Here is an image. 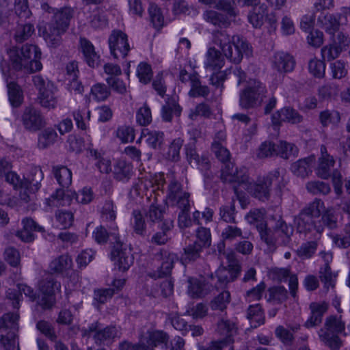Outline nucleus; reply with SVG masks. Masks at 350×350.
I'll use <instances>...</instances> for the list:
<instances>
[{
    "instance_id": "obj_2",
    "label": "nucleus",
    "mask_w": 350,
    "mask_h": 350,
    "mask_svg": "<svg viewBox=\"0 0 350 350\" xmlns=\"http://www.w3.org/2000/svg\"><path fill=\"white\" fill-rule=\"evenodd\" d=\"M52 10L54 13L53 21L43 31V37L48 44L56 47L61 43L62 35L67 31L75 10L69 6Z\"/></svg>"
},
{
    "instance_id": "obj_64",
    "label": "nucleus",
    "mask_w": 350,
    "mask_h": 350,
    "mask_svg": "<svg viewBox=\"0 0 350 350\" xmlns=\"http://www.w3.org/2000/svg\"><path fill=\"white\" fill-rule=\"evenodd\" d=\"M308 69L312 75L321 78L325 75V65L323 61L312 59L309 62Z\"/></svg>"
},
{
    "instance_id": "obj_44",
    "label": "nucleus",
    "mask_w": 350,
    "mask_h": 350,
    "mask_svg": "<svg viewBox=\"0 0 350 350\" xmlns=\"http://www.w3.org/2000/svg\"><path fill=\"white\" fill-rule=\"evenodd\" d=\"M202 247V245L198 243L188 245L184 249V254L181 258L183 262L188 263L196 260L200 258Z\"/></svg>"
},
{
    "instance_id": "obj_29",
    "label": "nucleus",
    "mask_w": 350,
    "mask_h": 350,
    "mask_svg": "<svg viewBox=\"0 0 350 350\" xmlns=\"http://www.w3.org/2000/svg\"><path fill=\"white\" fill-rule=\"evenodd\" d=\"M159 256L161 260V264L158 269V277H163L169 275L173 268L174 263L177 259L174 254L170 253L167 251L162 250Z\"/></svg>"
},
{
    "instance_id": "obj_34",
    "label": "nucleus",
    "mask_w": 350,
    "mask_h": 350,
    "mask_svg": "<svg viewBox=\"0 0 350 350\" xmlns=\"http://www.w3.org/2000/svg\"><path fill=\"white\" fill-rule=\"evenodd\" d=\"M241 271L240 267H221L217 271L218 280L221 284H226L234 281Z\"/></svg>"
},
{
    "instance_id": "obj_10",
    "label": "nucleus",
    "mask_w": 350,
    "mask_h": 350,
    "mask_svg": "<svg viewBox=\"0 0 350 350\" xmlns=\"http://www.w3.org/2000/svg\"><path fill=\"white\" fill-rule=\"evenodd\" d=\"M60 287L59 283L54 281L51 276L47 277L40 282L39 290L42 294V297L38 301L44 309L51 308L54 302V294L55 291H58Z\"/></svg>"
},
{
    "instance_id": "obj_18",
    "label": "nucleus",
    "mask_w": 350,
    "mask_h": 350,
    "mask_svg": "<svg viewBox=\"0 0 350 350\" xmlns=\"http://www.w3.org/2000/svg\"><path fill=\"white\" fill-rule=\"evenodd\" d=\"M225 64V59L222 55V51L217 49L215 46L208 48L205 55L204 68L211 72L221 70Z\"/></svg>"
},
{
    "instance_id": "obj_55",
    "label": "nucleus",
    "mask_w": 350,
    "mask_h": 350,
    "mask_svg": "<svg viewBox=\"0 0 350 350\" xmlns=\"http://www.w3.org/2000/svg\"><path fill=\"white\" fill-rule=\"evenodd\" d=\"M168 340V337L165 333L161 331H153L148 332V340H147L148 346L150 349L153 350V347L159 344H165Z\"/></svg>"
},
{
    "instance_id": "obj_56",
    "label": "nucleus",
    "mask_w": 350,
    "mask_h": 350,
    "mask_svg": "<svg viewBox=\"0 0 350 350\" xmlns=\"http://www.w3.org/2000/svg\"><path fill=\"white\" fill-rule=\"evenodd\" d=\"M212 112L208 105L202 103L196 105L194 109H191L189 113V118L195 120L198 117L208 118L211 116Z\"/></svg>"
},
{
    "instance_id": "obj_46",
    "label": "nucleus",
    "mask_w": 350,
    "mask_h": 350,
    "mask_svg": "<svg viewBox=\"0 0 350 350\" xmlns=\"http://www.w3.org/2000/svg\"><path fill=\"white\" fill-rule=\"evenodd\" d=\"M324 208V202L321 199L315 198L312 202L306 206L302 209L301 212L311 216L312 218L319 217Z\"/></svg>"
},
{
    "instance_id": "obj_13",
    "label": "nucleus",
    "mask_w": 350,
    "mask_h": 350,
    "mask_svg": "<svg viewBox=\"0 0 350 350\" xmlns=\"http://www.w3.org/2000/svg\"><path fill=\"white\" fill-rule=\"evenodd\" d=\"M21 120L25 129L29 131L36 132L45 125V122L41 113L31 106L25 108L21 116Z\"/></svg>"
},
{
    "instance_id": "obj_54",
    "label": "nucleus",
    "mask_w": 350,
    "mask_h": 350,
    "mask_svg": "<svg viewBox=\"0 0 350 350\" xmlns=\"http://www.w3.org/2000/svg\"><path fill=\"white\" fill-rule=\"evenodd\" d=\"M142 135L146 137V142L148 145L153 148H156L162 144L163 139V133L162 132L144 129L142 131Z\"/></svg>"
},
{
    "instance_id": "obj_33",
    "label": "nucleus",
    "mask_w": 350,
    "mask_h": 350,
    "mask_svg": "<svg viewBox=\"0 0 350 350\" xmlns=\"http://www.w3.org/2000/svg\"><path fill=\"white\" fill-rule=\"evenodd\" d=\"M191 90L189 95L191 97H205L209 94V89L207 86L202 85L197 74L191 75L189 77Z\"/></svg>"
},
{
    "instance_id": "obj_30",
    "label": "nucleus",
    "mask_w": 350,
    "mask_h": 350,
    "mask_svg": "<svg viewBox=\"0 0 350 350\" xmlns=\"http://www.w3.org/2000/svg\"><path fill=\"white\" fill-rule=\"evenodd\" d=\"M267 8L265 4L255 6L248 15L249 22L255 28L260 27L267 16Z\"/></svg>"
},
{
    "instance_id": "obj_57",
    "label": "nucleus",
    "mask_w": 350,
    "mask_h": 350,
    "mask_svg": "<svg viewBox=\"0 0 350 350\" xmlns=\"http://www.w3.org/2000/svg\"><path fill=\"white\" fill-rule=\"evenodd\" d=\"M277 155L276 146L271 142H265L258 147L256 156L259 159H265Z\"/></svg>"
},
{
    "instance_id": "obj_9",
    "label": "nucleus",
    "mask_w": 350,
    "mask_h": 350,
    "mask_svg": "<svg viewBox=\"0 0 350 350\" xmlns=\"http://www.w3.org/2000/svg\"><path fill=\"white\" fill-rule=\"evenodd\" d=\"M111 54L114 58H125L131 49L128 36L120 30H114L109 38Z\"/></svg>"
},
{
    "instance_id": "obj_26",
    "label": "nucleus",
    "mask_w": 350,
    "mask_h": 350,
    "mask_svg": "<svg viewBox=\"0 0 350 350\" xmlns=\"http://www.w3.org/2000/svg\"><path fill=\"white\" fill-rule=\"evenodd\" d=\"M112 172L116 180L125 182L131 178L133 173V167L131 163L119 159L114 163Z\"/></svg>"
},
{
    "instance_id": "obj_31",
    "label": "nucleus",
    "mask_w": 350,
    "mask_h": 350,
    "mask_svg": "<svg viewBox=\"0 0 350 350\" xmlns=\"http://www.w3.org/2000/svg\"><path fill=\"white\" fill-rule=\"evenodd\" d=\"M321 27L329 34L334 35L340 27L339 18L331 14H327L319 18Z\"/></svg>"
},
{
    "instance_id": "obj_20",
    "label": "nucleus",
    "mask_w": 350,
    "mask_h": 350,
    "mask_svg": "<svg viewBox=\"0 0 350 350\" xmlns=\"http://www.w3.org/2000/svg\"><path fill=\"white\" fill-rule=\"evenodd\" d=\"M272 68L280 73H286L294 70L295 61L293 56L284 52L275 53L271 59Z\"/></svg>"
},
{
    "instance_id": "obj_4",
    "label": "nucleus",
    "mask_w": 350,
    "mask_h": 350,
    "mask_svg": "<svg viewBox=\"0 0 350 350\" xmlns=\"http://www.w3.org/2000/svg\"><path fill=\"white\" fill-rule=\"evenodd\" d=\"M266 86L256 79H250L239 93V105L245 109L256 108L267 97Z\"/></svg>"
},
{
    "instance_id": "obj_14",
    "label": "nucleus",
    "mask_w": 350,
    "mask_h": 350,
    "mask_svg": "<svg viewBox=\"0 0 350 350\" xmlns=\"http://www.w3.org/2000/svg\"><path fill=\"white\" fill-rule=\"evenodd\" d=\"M10 63L11 66L16 70H23L26 72H34L40 71L42 68L41 63H34L35 67L33 68L31 66H28L29 62L27 59L24 58L21 55V50L16 47L11 48L8 50Z\"/></svg>"
},
{
    "instance_id": "obj_58",
    "label": "nucleus",
    "mask_w": 350,
    "mask_h": 350,
    "mask_svg": "<svg viewBox=\"0 0 350 350\" xmlns=\"http://www.w3.org/2000/svg\"><path fill=\"white\" fill-rule=\"evenodd\" d=\"M320 120L325 126L331 124L336 125L340 122V116L336 111L325 110L320 113Z\"/></svg>"
},
{
    "instance_id": "obj_16",
    "label": "nucleus",
    "mask_w": 350,
    "mask_h": 350,
    "mask_svg": "<svg viewBox=\"0 0 350 350\" xmlns=\"http://www.w3.org/2000/svg\"><path fill=\"white\" fill-rule=\"evenodd\" d=\"M167 199L173 206L178 207H186L188 205L189 193L183 190L180 183L176 180H172L168 185Z\"/></svg>"
},
{
    "instance_id": "obj_37",
    "label": "nucleus",
    "mask_w": 350,
    "mask_h": 350,
    "mask_svg": "<svg viewBox=\"0 0 350 350\" xmlns=\"http://www.w3.org/2000/svg\"><path fill=\"white\" fill-rule=\"evenodd\" d=\"M72 260L68 255H62L53 260L49 265L51 271L62 273L71 267Z\"/></svg>"
},
{
    "instance_id": "obj_19",
    "label": "nucleus",
    "mask_w": 350,
    "mask_h": 350,
    "mask_svg": "<svg viewBox=\"0 0 350 350\" xmlns=\"http://www.w3.org/2000/svg\"><path fill=\"white\" fill-rule=\"evenodd\" d=\"M303 120V116L296 109L290 107H283L272 116L274 124H280L282 122L296 124L301 123Z\"/></svg>"
},
{
    "instance_id": "obj_59",
    "label": "nucleus",
    "mask_w": 350,
    "mask_h": 350,
    "mask_svg": "<svg viewBox=\"0 0 350 350\" xmlns=\"http://www.w3.org/2000/svg\"><path fill=\"white\" fill-rule=\"evenodd\" d=\"M148 12L151 22L155 28H161L164 23V17L161 10L156 4H150Z\"/></svg>"
},
{
    "instance_id": "obj_27",
    "label": "nucleus",
    "mask_w": 350,
    "mask_h": 350,
    "mask_svg": "<svg viewBox=\"0 0 350 350\" xmlns=\"http://www.w3.org/2000/svg\"><path fill=\"white\" fill-rule=\"evenodd\" d=\"M274 235L276 236L278 243L284 245H288L293 233V229L288 226L284 221L278 220L274 228Z\"/></svg>"
},
{
    "instance_id": "obj_35",
    "label": "nucleus",
    "mask_w": 350,
    "mask_h": 350,
    "mask_svg": "<svg viewBox=\"0 0 350 350\" xmlns=\"http://www.w3.org/2000/svg\"><path fill=\"white\" fill-rule=\"evenodd\" d=\"M181 111V107L174 99H168L162 107V118L164 121L170 122L173 116H179Z\"/></svg>"
},
{
    "instance_id": "obj_63",
    "label": "nucleus",
    "mask_w": 350,
    "mask_h": 350,
    "mask_svg": "<svg viewBox=\"0 0 350 350\" xmlns=\"http://www.w3.org/2000/svg\"><path fill=\"white\" fill-rule=\"evenodd\" d=\"M71 196L74 197L77 202L80 204H86L91 202L94 198V193L91 188L84 187L79 191L77 193L70 192Z\"/></svg>"
},
{
    "instance_id": "obj_25",
    "label": "nucleus",
    "mask_w": 350,
    "mask_h": 350,
    "mask_svg": "<svg viewBox=\"0 0 350 350\" xmlns=\"http://www.w3.org/2000/svg\"><path fill=\"white\" fill-rule=\"evenodd\" d=\"M79 43L80 50L83 54L84 59L87 64L92 68L98 66L100 57L95 51L92 43L85 38H81Z\"/></svg>"
},
{
    "instance_id": "obj_12",
    "label": "nucleus",
    "mask_w": 350,
    "mask_h": 350,
    "mask_svg": "<svg viewBox=\"0 0 350 350\" xmlns=\"http://www.w3.org/2000/svg\"><path fill=\"white\" fill-rule=\"evenodd\" d=\"M216 332L219 336L224 337L220 340L224 344L228 345V350H233V336L237 332V325L235 319H229L227 317L221 318L217 322Z\"/></svg>"
},
{
    "instance_id": "obj_38",
    "label": "nucleus",
    "mask_w": 350,
    "mask_h": 350,
    "mask_svg": "<svg viewBox=\"0 0 350 350\" xmlns=\"http://www.w3.org/2000/svg\"><path fill=\"white\" fill-rule=\"evenodd\" d=\"M247 319L252 327H256L264 323L265 317L260 304L252 305L247 310Z\"/></svg>"
},
{
    "instance_id": "obj_41",
    "label": "nucleus",
    "mask_w": 350,
    "mask_h": 350,
    "mask_svg": "<svg viewBox=\"0 0 350 350\" xmlns=\"http://www.w3.org/2000/svg\"><path fill=\"white\" fill-rule=\"evenodd\" d=\"M57 137V133L53 129H46L38 137V146L45 149L55 143Z\"/></svg>"
},
{
    "instance_id": "obj_7",
    "label": "nucleus",
    "mask_w": 350,
    "mask_h": 350,
    "mask_svg": "<svg viewBox=\"0 0 350 350\" xmlns=\"http://www.w3.org/2000/svg\"><path fill=\"white\" fill-rule=\"evenodd\" d=\"M32 81L38 91V100L39 104L42 107L49 110L56 108L58 100L55 95L56 88L54 84L39 75L33 76Z\"/></svg>"
},
{
    "instance_id": "obj_21",
    "label": "nucleus",
    "mask_w": 350,
    "mask_h": 350,
    "mask_svg": "<svg viewBox=\"0 0 350 350\" xmlns=\"http://www.w3.org/2000/svg\"><path fill=\"white\" fill-rule=\"evenodd\" d=\"M23 228L16 232V237L24 242H31L35 237L33 232H44L42 226L37 224L32 219L26 217L22 220Z\"/></svg>"
},
{
    "instance_id": "obj_45",
    "label": "nucleus",
    "mask_w": 350,
    "mask_h": 350,
    "mask_svg": "<svg viewBox=\"0 0 350 350\" xmlns=\"http://www.w3.org/2000/svg\"><path fill=\"white\" fill-rule=\"evenodd\" d=\"M8 96L10 103L13 107H18L23 100V95L20 87L15 83L8 84Z\"/></svg>"
},
{
    "instance_id": "obj_8",
    "label": "nucleus",
    "mask_w": 350,
    "mask_h": 350,
    "mask_svg": "<svg viewBox=\"0 0 350 350\" xmlns=\"http://www.w3.org/2000/svg\"><path fill=\"white\" fill-rule=\"evenodd\" d=\"M18 319V314L11 313L5 314L0 319V331L3 332L9 330L6 334H2L1 337V342L7 350H14L18 346L16 340Z\"/></svg>"
},
{
    "instance_id": "obj_3",
    "label": "nucleus",
    "mask_w": 350,
    "mask_h": 350,
    "mask_svg": "<svg viewBox=\"0 0 350 350\" xmlns=\"http://www.w3.org/2000/svg\"><path fill=\"white\" fill-rule=\"evenodd\" d=\"M345 328V322L341 315L329 316L325 319L324 327L319 332L320 340L332 350H338L342 340L338 334L342 332Z\"/></svg>"
},
{
    "instance_id": "obj_39",
    "label": "nucleus",
    "mask_w": 350,
    "mask_h": 350,
    "mask_svg": "<svg viewBox=\"0 0 350 350\" xmlns=\"http://www.w3.org/2000/svg\"><path fill=\"white\" fill-rule=\"evenodd\" d=\"M277 155L283 159H288L292 157H295L297 155L298 148L297 146L285 141H280L276 146Z\"/></svg>"
},
{
    "instance_id": "obj_52",
    "label": "nucleus",
    "mask_w": 350,
    "mask_h": 350,
    "mask_svg": "<svg viewBox=\"0 0 350 350\" xmlns=\"http://www.w3.org/2000/svg\"><path fill=\"white\" fill-rule=\"evenodd\" d=\"M153 76L151 66L146 62H141L137 68V77L144 84L149 83Z\"/></svg>"
},
{
    "instance_id": "obj_51",
    "label": "nucleus",
    "mask_w": 350,
    "mask_h": 350,
    "mask_svg": "<svg viewBox=\"0 0 350 350\" xmlns=\"http://www.w3.org/2000/svg\"><path fill=\"white\" fill-rule=\"evenodd\" d=\"M306 187L308 191L314 195H327L331 191V188L328 184L319 180L310 181L306 184Z\"/></svg>"
},
{
    "instance_id": "obj_36",
    "label": "nucleus",
    "mask_w": 350,
    "mask_h": 350,
    "mask_svg": "<svg viewBox=\"0 0 350 350\" xmlns=\"http://www.w3.org/2000/svg\"><path fill=\"white\" fill-rule=\"evenodd\" d=\"M53 172L57 181L62 187H68L72 183V172L65 166H55Z\"/></svg>"
},
{
    "instance_id": "obj_32",
    "label": "nucleus",
    "mask_w": 350,
    "mask_h": 350,
    "mask_svg": "<svg viewBox=\"0 0 350 350\" xmlns=\"http://www.w3.org/2000/svg\"><path fill=\"white\" fill-rule=\"evenodd\" d=\"M21 51L23 57L29 61L28 62V66H31L33 68L35 67L34 63H41L40 62V59L41 58V51L37 46L33 44H25L23 46Z\"/></svg>"
},
{
    "instance_id": "obj_48",
    "label": "nucleus",
    "mask_w": 350,
    "mask_h": 350,
    "mask_svg": "<svg viewBox=\"0 0 350 350\" xmlns=\"http://www.w3.org/2000/svg\"><path fill=\"white\" fill-rule=\"evenodd\" d=\"M230 301V294L228 291H224L219 294L211 301L210 306L212 310L223 311Z\"/></svg>"
},
{
    "instance_id": "obj_42",
    "label": "nucleus",
    "mask_w": 350,
    "mask_h": 350,
    "mask_svg": "<svg viewBox=\"0 0 350 350\" xmlns=\"http://www.w3.org/2000/svg\"><path fill=\"white\" fill-rule=\"evenodd\" d=\"M267 301L273 304H279L286 301L288 297L286 289L283 286H274L268 290Z\"/></svg>"
},
{
    "instance_id": "obj_22",
    "label": "nucleus",
    "mask_w": 350,
    "mask_h": 350,
    "mask_svg": "<svg viewBox=\"0 0 350 350\" xmlns=\"http://www.w3.org/2000/svg\"><path fill=\"white\" fill-rule=\"evenodd\" d=\"M321 154L317 174L321 178L327 179L331 175V169L334 167L335 161L333 157L328 154L325 146H321Z\"/></svg>"
},
{
    "instance_id": "obj_15",
    "label": "nucleus",
    "mask_w": 350,
    "mask_h": 350,
    "mask_svg": "<svg viewBox=\"0 0 350 350\" xmlns=\"http://www.w3.org/2000/svg\"><path fill=\"white\" fill-rule=\"evenodd\" d=\"M221 177L224 182L237 183L239 186L242 187L245 182L249 179L245 168L239 170L231 162L225 164L221 170Z\"/></svg>"
},
{
    "instance_id": "obj_6",
    "label": "nucleus",
    "mask_w": 350,
    "mask_h": 350,
    "mask_svg": "<svg viewBox=\"0 0 350 350\" xmlns=\"http://www.w3.org/2000/svg\"><path fill=\"white\" fill-rule=\"evenodd\" d=\"M33 176H34L30 180L22 179L15 172L9 171L6 176L5 180L8 183L12 185L15 189H24V192L21 191V198L25 202H28L30 197L27 190L32 191H37L40 185V182L43 178V173L40 168H36L33 170Z\"/></svg>"
},
{
    "instance_id": "obj_17",
    "label": "nucleus",
    "mask_w": 350,
    "mask_h": 350,
    "mask_svg": "<svg viewBox=\"0 0 350 350\" xmlns=\"http://www.w3.org/2000/svg\"><path fill=\"white\" fill-rule=\"evenodd\" d=\"M94 334L93 336L96 342H104L109 341L120 335V331L115 326H109L100 329L99 324L92 323L88 329L84 330V334Z\"/></svg>"
},
{
    "instance_id": "obj_43",
    "label": "nucleus",
    "mask_w": 350,
    "mask_h": 350,
    "mask_svg": "<svg viewBox=\"0 0 350 350\" xmlns=\"http://www.w3.org/2000/svg\"><path fill=\"white\" fill-rule=\"evenodd\" d=\"M314 160V157H308L293 163L291 165L292 172L297 176H306L308 174L310 165Z\"/></svg>"
},
{
    "instance_id": "obj_50",
    "label": "nucleus",
    "mask_w": 350,
    "mask_h": 350,
    "mask_svg": "<svg viewBox=\"0 0 350 350\" xmlns=\"http://www.w3.org/2000/svg\"><path fill=\"white\" fill-rule=\"evenodd\" d=\"M163 213L164 210L162 208L161 205L158 204L157 200L155 199L150 206L149 210L146 213V217L148 221L157 223L162 220Z\"/></svg>"
},
{
    "instance_id": "obj_1",
    "label": "nucleus",
    "mask_w": 350,
    "mask_h": 350,
    "mask_svg": "<svg viewBox=\"0 0 350 350\" xmlns=\"http://www.w3.org/2000/svg\"><path fill=\"white\" fill-rule=\"evenodd\" d=\"M213 44L217 46L223 55L231 62L239 64L243 55L252 54L249 43L239 36H232L224 31H217L213 34Z\"/></svg>"
},
{
    "instance_id": "obj_61",
    "label": "nucleus",
    "mask_w": 350,
    "mask_h": 350,
    "mask_svg": "<svg viewBox=\"0 0 350 350\" xmlns=\"http://www.w3.org/2000/svg\"><path fill=\"white\" fill-rule=\"evenodd\" d=\"M136 120L137 122L141 126H146L151 122V111L146 104H144L137 111Z\"/></svg>"
},
{
    "instance_id": "obj_5",
    "label": "nucleus",
    "mask_w": 350,
    "mask_h": 350,
    "mask_svg": "<svg viewBox=\"0 0 350 350\" xmlns=\"http://www.w3.org/2000/svg\"><path fill=\"white\" fill-rule=\"evenodd\" d=\"M283 176L279 170H274L267 175L259 177L255 183L245 182L243 188L250 192L255 198L261 201L268 200L270 196V187L273 183H278L280 186Z\"/></svg>"
},
{
    "instance_id": "obj_60",
    "label": "nucleus",
    "mask_w": 350,
    "mask_h": 350,
    "mask_svg": "<svg viewBox=\"0 0 350 350\" xmlns=\"http://www.w3.org/2000/svg\"><path fill=\"white\" fill-rule=\"evenodd\" d=\"M110 94V91L105 84L96 83L92 87L91 95L96 101L106 100Z\"/></svg>"
},
{
    "instance_id": "obj_49",
    "label": "nucleus",
    "mask_w": 350,
    "mask_h": 350,
    "mask_svg": "<svg viewBox=\"0 0 350 350\" xmlns=\"http://www.w3.org/2000/svg\"><path fill=\"white\" fill-rule=\"evenodd\" d=\"M319 278L325 288H334L336 275L332 272L329 265H324L320 268Z\"/></svg>"
},
{
    "instance_id": "obj_24",
    "label": "nucleus",
    "mask_w": 350,
    "mask_h": 350,
    "mask_svg": "<svg viewBox=\"0 0 350 350\" xmlns=\"http://www.w3.org/2000/svg\"><path fill=\"white\" fill-rule=\"evenodd\" d=\"M294 221L297 230L299 233L306 234L311 232L313 228H314L319 234H321L323 231L322 226H316L314 225L313 218H312L311 216L306 215L301 211L295 217Z\"/></svg>"
},
{
    "instance_id": "obj_40",
    "label": "nucleus",
    "mask_w": 350,
    "mask_h": 350,
    "mask_svg": "<svg viewBox=\"0 0 350 350\" xmlns=\"http://www.w3.org/2000/svg\"><path fill=\"white\" fill-rule=\"evenodd\" d=\"M206 21L219 27H228L230 24L228 19L223 14L215 10H206L203 14Z\"/></svg>"
},
{
    "instance_id": "obj_53",
    "label": "nucleus",
    "mask_w": 350,
    "mask_h": 350,
    "mask_svg": "<svg viewBox=\"0 0 350 350\" xmlns=\"http://www.w3.org/2000/svg\"><path fill=\"white\" fill-rule=\"evenodd\" d=\"M90 156L98 160L96 166L102 173H109L111 171V161L109 159L102 157L100 152L96 149H90Z\"/></svg>"
},
{
    "instance_id": "obj_62",
    "label": "nucleus",
    "mask_w": 350,
    "mask_h": 350,
    "mask_svg": "<svg viewBox=\"0 0 350 350\" xmlns=\"http://www.w3.org/2000/svg\"><path fill=\"white\" fill-rule=\"evenodd\" d=\"M221 238L224 241H234V239L242 237L243 232L241 228L236 226L228 225L221 232Z\"/></svg>"
},
{
    "instance_id": "obj_47",
    "label": "nucleus",
    "mask_w": 350,
    "mask_h": 350,
    "mask_svg": "<svg viewBox=\"0 0 350 350\" xmlns=\"http://www.w3.org/2000/svg\"><path fill=\"white\" fill-rule=\"evenodd\" d=\"M33 32L34 27L31 24H18L15 31L14 38L16 42H23L29 39Z\"/></svg>"
},
{
    "instance_id": "obj_23",
    "label": "nucleus",
    "mask_w": 350,
    "mask_h": 350,
    "mask_svg": "<svg viewBox=\"0 0 350 350\" xmlns=\"http://www.w3.org/2000/svg\"><path fill=\"white\" fill-rule=\"evenodd\" d=\"M309 308L311 315L305 323V326L308 328L315 327L321 323L322 317L327 310L328 304L325 301L312 302Z\"/></svg>"
},
{
    "instance_id": "obj_11",
    "label": "nucleus",
    "mask_w": 350,
    "mask_h": 350,
    "mask_svg": "<svg viewBox=\"0 0 350 350\" xmlns=\"http://www.w3.org/2000/svg\"><path fill=\"white\" fill-rule=\"evenodd\" d=\"M115 239L117 243L111 252V258L120 271H126L133 264L134 257L130 248H123L116 234Z\"/></svg>"
},
{
    "instance_id": "obj_28",
    "label": "nucleus",
    "mask_w": 350,
    "mask_h": 350,
    "mask_svg": "<svg viewBox=\"0 0 350 350\" xmlns=\"http://www.w3.org/2000/svg\"><path fill=\"white\" fill-rule=\"evenodd\" d=\"M193 141L186 146V154L189 163L191 165L198 166L202 170L208 168L209 165L208 159L204 157L200 158L194 147L196 138L194 137Z\"/></svg>"
}]
</instances>
